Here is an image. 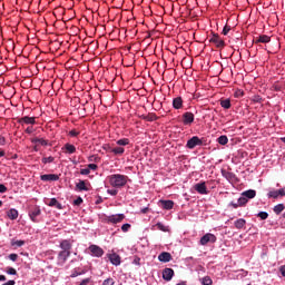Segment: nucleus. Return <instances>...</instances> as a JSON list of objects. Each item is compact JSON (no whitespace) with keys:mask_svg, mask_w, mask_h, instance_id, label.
Wrapping results in <instances>:
<instances>
[{"mask_svg":"<svg viewBox=\"0 0 285 285\" xmlns=\"http://www.w3.org/2000/svg\"><path fill=\"white\" fill-rule=\"evenodd\" d=\"M108 180L112 188H124L128 184V176L121 174H114L108 176Z\"/></svg>","mask_w":285,"mask_h":285,"instance_id":"1","label":"nucleus"},{"mask_svg":"<svg viewBox=\"0 0 285 285\" xmlns=\"http://www.w3.org/2000/svg\"><path fill=\"white\" fill-rule=\"evenodd\" d=\"M216 242H217V236H215V234L207 233L200 238L199 245L207 246V244H215Z\"/></svg>","mask_w":285,"mask_h":285,"instance_id":"2","label":"nucleus"},{"mask_svg":"<svg viewBox=\"0 0 285 285\" xmlns=\"http://www.w3.org/2000/svg\"><path fill=\"white\" fill-rule=\"evenodd\" d=\"M196 146H204V140L197 136H193L186 144V148L193 150Z\"/></svg>","mask_w":285,"mask_h":285,"instance_id":"3","label":"nucleus"},{"mask_svg":"<svg viewBox=\"0 0 285 285\" xmlns=\"http://www.w3.org/2000/svg\"><path fill=\"white\" fill-rule=\"evenodd\" d=\"M124 219H126V215L124 214H115V215L107 216L106 218L108 224H121Z\"/></svg>","mask_w":285,"mask_h":285,"instance_id":"4","label":"nucleus"},{"mask_svg":"<svg viewBox=\"0 0 285 285\" xmlns=\"http://www.w3.org/2000/svg\"><path fill=\"white\" fill-rule=\"evenodd\" d=\"M88 250L91 257H104V249L98 245H90Z\"/></svg>","mask_w":285,"mask_h":285,"instance_id":"5","label":"nucleus"},{"mask_svg":"<svg viewBox=\"0 0 285 285\" xmlns=\"http://www.w3.org/2000/svg\"><path fill=\"white\" fill-rule=\"evenodd\" d=\"M107 257L112 266H119L121 264V256L117 253L108 254Z\"/></svg>","mask_w":285,"mask_h":285,"instance_id":"6","label":"nucleus"},{"mask_svg":"<svg viewBox=\"0 0 285 285\" xmlns=\"http://www.w3.org/2000/svg\"><path fill=\"white\" fill-rule=\"evenodd\" d=\"M194 189L198 191L199 195H208V188L206 187V181L197 183Z\"/></svg>","mask_w":285,"mask_h":285,"instance_id":"7","label":"nucleus"},{"mask_svg":"<svg viewBox=\"0 0 285 285\" xmlns=\"http://www.w3.org/2000/svg\"><path fill=\"white\" fill-rule=\"evenodd\" d=\"M173 277H175V271L173 268L166 267L163 269V279H165V282H170Z\"/></svg>","mask_w":285,"mask_h":285,"instance_id":"8","label":"nucleus"},{"mask_svg":"<svg viewBox=\"0 0 285 285\" xmlns=\"http://www.w3.org/2000/svg\"><path fill=\"white\" fill-rule=\"evenodd\" d=\"M39 215H41V208H39V207H35L29 212V217H30L31 222H35V224H37L39 222L37 219V217H39Z\"/></svg>","mask_w":285,"mask_h":285,"instance_id":"9","label":"nucleus"},{"mask_svg":"<svg viewBox=\"0 0 285 285\" xmlns=\"http://www.w3.org/2000/svg\"><path fill=\"white\" fill-rule=\"evenodd\" d=\"M68 257H70V252H68V250L59 252V254H58V264L63 266L65 262L68 261Z\"/></svg>","mask_w":285,"mask_h":285,"instance_id":"10","label":"nucleus"},{"mask_svg":"<svg viewBox=\"0 0 285 285\" xmlns=\"http://www.w3.org/2000/svg\"><path fill=\"white\" fill-rule=\"evenodd\" d=\"M41 181H59V175L57 174H45L40 176Z\"/></svg>","mask_w":285,"mask_h":285,"instance_id":"11","label":"nucleus"},{"mask_svg":"<svg viewBox=\"0 0 285 285\" xmlns=\"http://www.w3.org/2000/svg\"><path fill=\"white\" fill-rule=\"evenodd\" d=\"M193 121H195V115L193 112L187 111L183 115V122L185 126L193 124Z\"/></svg>","mask_w":285,"mask_h":285,"instance_id":"12","label":"nucleus"},{"mask_svg":"<svg viewBox=\"0 0 285 285\" xmlns=\"http://www.w3.org/2000/svg\"><path fill=\"white\" fill-rule=\"evenodd\" d=\"M209 41L212 43H215L216 48H224V46H226V43L224 42V40H222V38H219V36L214 35Z\"/></svg>","mask_w":285,"mask_h":285,"instance_id":"13","label":"nucleus"},{"mask_svg":"<svg viewBox=\"0 0 285 285\" xmlns=\"http://www.w3.org/2000/svg\"><path fill=\"white\" fill-rule=\"evenodd\" d=\"M173 108L175 110H181L184 108V99L181 97H176L173 99Z\"/></svg>","mask_w":285,"mask_h":285,"instance_id":"14","label":"nucleus"},{"mask_svg":"<svg viewBox=\"0 0 285 285\" xmlns=\"http://www.w3.org/2000/svg\"><path fill=\"white\" fill-rule=\"evenodd\" d=\"M242 195L248 202V199H255L257 191L255 189H248L243 191Z\"/></svg>","mask_w":285,"mask_h":285,"instance_id":"15","label":"nucleus"},{"mask_svg":"<svg viewBox=\"0 0 285 285\" xmlns=\"http://www.w3.org/2000/svg\"><path fill=\"white\" fill-rule=\"evenodd\" d=\"M158 259L160 262H163L164 264L170 262V259H173V255H170V253L168 252H163L158 255Z\"/></svg>","mask_w":285,"mask_h":285,"instance_id":"16","label":"nucleus"},{"mask_svg":"<svg viewBox=\"0 0 285 285\" xmlns=\"http://www.w3.org/2000/svg\"><path fill=\"white\" fill-rule=\"evenodd\" d=\"M222 176L227 179V181H235L237 179V176L234 173L222 170Z\"/></svg>","mask_w":285,"mask_h":285,"instance_id":"17","label":"nucleus"},{"mask_svg":"<svg viewBox=\"0 0 285 285\" xmlns=\"http://www.w3.org/2000/svg\"><path fill=\"white\" fill-rule=\"evenodd\" d=\"M160 206L165 210H173V208L175 206V202H173V200H160Z\"/></svg>","mask_w":285,"mask_h":285,"instance_id":"18","label":"nucleus"},{"mask_svg":"<svg viewBox=\"0 0 285 285\" xmlns=\"http://www.w3.org/2000/svg\"><path fill=\"white\" fill-rule=\"evenodd\" d=\"M19 124H27V125L35 126L36 120H35V117L24 116L19 119Z\"/></svg>","mask_w":285,"mask_h":285,"instance_id":"19","label":"nucleus"},{"mask_svg":"<svg viewBox=\"0 0 285 285\" xmlns=\"http://www.w3.org/2000/svg\"><path fill=\"white\" fill-rule=\"evenodd\" d=\"M234 226L235 228H237V230H242V228H245L246 226V219L244 218H238L234 222Z\"/></svg>","mask_w":285,"mask_h":285,"instance_id":"20","label":"nucleus"},{"mask_svg":"<svg viewBox=\"0 0 285 285\" xmlns=\"http://www.w3.org/2000/svg\"><path fill=\"white\" fill-rule=\"evenodd\" d=\"M62 150H66V153H68V155H73V153H77V147H75V145L66 144L62 147Z\"/></svg>","mask_w":285,"mask_h":285,"instance_id":"21","label":"nucleus"},{"mask_svg":"<svg viewBox=\"0 0 285 285\" xmlns=\"http://www.w3.org/2000/svg\"><path fill=\"white\" fill-rule=\"evenodd\" d=\"M60 248L61 250L70 252V249L72 248V244H70V240L65 239L60 243Z\"/></svg>","mask_w":285,"mask_h":285,"instance_id":"22","label":"nucleus"},{"mask_svg":"<svg viewBox=\"0 0 285 285\" xmlns=\"http://www.w3.org/2000/svg\"><path fill=\"white\" fill-rule=\"evenodd\" d=\"M7 216L9 217V219L14 220L17 219V217H19V210L11 208L7 212Z\"/></svg>","mask_w":285,"mask_h":285,"instance_id":"23","label":"nucleus"},{"mask_svg":"<svg viewBox=\"0 0 285 285\" xmlns=\"http://www.w3.org/2000/svg\"><path fill=\"white\" fill-rule=\"evenodd\" d=\"M255 43H271V37L263 35L256 38Z\"/></svg>","mask_w":285,"mask_h":285,"instance_id":"24","label":"nucleus"},{"mask_svg":"<svg viewBox=\"0 0 285 285\" xmlns=\"http://www.w3.org/2000/svg\"><path fill=\"white\" fill-rule=\"evenodd\" d=\"M76 190H85V191H88L90 190L88 188V186H86V180H79V183L76 184Z\"/></svg>","mask_w":285,"mask_h":285,"instance_id":"25","label":"nucleus"},{"mask_svg":"<svg viewBox=\"0 0 285 285\" xmlns=\"http://www.w3.org/2000/svg\"><path fill=\"white\" fill-rule=\"evenodd\" d=\"M48 206H56L58 210H61V208H63V206L59 203V200H57V198H51Z\"/></svg>","mask_w":285,"mask_h":285,"instance_id":"26","label":"nucleus"},{"mask_svg":"<svg viewBox=\"0 0 285 285\" xmlns=\"http://www.w3.org/2000/svg\"><path fill=\"white\" fill-rule=\"evenodd\" d=\"M32 144H40V146H48V140L43 139V138H33L31 140Z\"/></svg>","mask_w":285,"mask_h":285,"instance_id":"27","label":"nucleus"},{"mask_svg":"<svg viewBox=\"0 0 285 285\" xmlns=\"http://www.w3.org/2000/svg\"><path fill=\"white\" fill-rule=\"evenodd\" d=\"M220 106L222 108H224L225 110H228L230 108V99H224V100H220Z\"/></svg>","mask_w":285,"mask_h":285,"instance_id":"28","label":"nucleus"},{"mask_svg":"<svg viewBox=\"0 0 285 285\" xmlns=\"http://www.w3.org/2000/svg\"><path fill=\"white\" fill-rule=\"evenodd\" d=\"M217 141L218 144H220V146H226V144H228V136L226 135L219 136Z\"/></svg>","mask_w":285,"mask_h":285,"instance_id":"29","label":"nucleus"},{"mask_svg":"<svg viewBox=\"0 0 285 285\" xmlns=\"http://www.w3.org/2000/svg\"><path fill=\"white\" fill-rule=\"evenodd\" d=\"M111 153L114 155H124V153H126V149H124V147H115L111 149Z\"/></svg>","mask_w":285,"mask_h":285,"instance_id":"30","label":"nucleus"},{"mask_svg":"<svg viewBox=\"0 0 285 285\" xmlns=\"http://www.w3.org/2000/svg\"><path fill=\"white\" fill-rule=\"evenodd\" d=\"M200 283L203 285H213V278H210V276H205V277L200 278Z\"/></svg>","mask_w":285,"mask_h":285,"instance_id":"31","label":"nucleus"},{"mask_svg":"<svg viewBox=\"0 0 285 285\" xmlns=\"http://www.w3.org/2000/svg\"><path fill=\"white\" fill-rule=\"evenodd\" d=\"M79 275H86V271H79L77 268H75L72 272H71V275L70 277H79Z\"/></svg>","mask_w":285,"mask_h":285,"instance_id":"32","label":"nucleus"},{"mask_svg":"<svg viewBox=\"0 0 285 285\" xmlns=\"http://www.w3.org/2000/svg\"><path fill=\"white\" fill-rule=\"evenodd\" d=\"M284 208H285L284 204H278V205L274 206V213L276 215H279L281 213H283Z\"/></svg>","mask_w":285,"mask_h":285,"instance_id":"33","label":"nucleus"},{"mask_svg":"<svg viewBox=\"0 0 285 285\" xmlns=\"http://www.w3.org/2000/svg\"><path fill=\"white\" fill-rule=\"evenodd\" d=\"M117 146H128L130 144V140L128 138H122L116 141Z\"/></svg>","mask_w":285,"mask_h":285,"instance_id":"34","label":"nucleus"},{"mask_svg":"<svg viewBox=\"0 0 285 285\" xmlns=\"http://www.w3.org/2000/svg\"><path fill=\"white\" fill-rule=\"evenodd\" d=\"M267 197L272 198V199H277L279 197V191L277 190H272L267 194Z\"/></svg>","mask_w":285,"mask_h":285,"instance_id":"35","label":"nucleus"},{"mask_svg":"<svg viewBox=\"0 0 285 285\" xmlns=\"http://www.w3.org/2000/svg\"><path fill=\"white\" fill-rule=\"evenodd\" d=\"M156 226L158 230H161L163 233H168L169 230L168 226L164 225L163 223H157Z\"/></svg>","mask_w":285,"mask_h":285,"instance_id":"36","label":"nucleus"},{"mask_svg":"<svg viewBox=\"0 0 285 285\" xmlns=\"http://www.w3.org/2000/svg\"><path fill=\"white\" fill-rule=\"evenodd\" d=\"M26 245V240H12L11 246H17L18 248H21V246Z\"/></svg>","mask_w":285,"mask_h":285,"instance_id":"37","label":"nucleus"},{"mask_svg":"<svg viewBox=\"0 0 285 285\" xmlns=\"http://www.w3.org/2000/svg\"><path fill=\"white\" fill-rule=\"evenodd\" d=\"M42 164H52L55 161V157L49 156V157H42L41 159Z\"/></svg>","mask_w":285,"mask_h":285,"instance_id":"38","label":"nucleus"},{"mask_svg":"<svg viewBox=\"0 0 285 285\" xmlns=\"http://www.w3.org/2000/svg\"><path fill=\"white\" fill-rule=\"evenodd\" d=\"M237 200L239 206H246V204H248V200L244 197V195H242Z\"/></svg>","mask_w":285,"mask_h":285,"instance_id":"39","label":"nucleus"},{"mask_svg":"<svg viewBox=\"0 0 285 285\" xmlns=\"http://www.w3.org/2000/svg\"><path fill=\"white\" fill-rule=\"evenodd\" d=\"M234 97L236 99H242V97H244V90L237 89L234 94Z\"/></svg>","mask_w":285,"mask_h":285,"instance_id":"40","label":"nucleus"},{"mask_svg":"<svg viewBox=\"0 0 285 285\" xmlns=\"http://www.w3.org/2000/svg\"><path fill=\"white\" fill-rule=\"evenodd\" d=\"M257 217H259L261 219H268V213H266V212H259L258 214H257Z\"/></svg>","mask_w":285,"mask_h":285,"instance_id":"41","label":"nucleus"},{"mask_svg":"<svg viewBox=\"0 0 285 285\" xmlns=\"http://www.w3.org/2000/svg\"><path fill=\"white\" fill-rule=\"evenodd\" d=\"M6 273L7 275H17V269H14L13 267H7Z\"/></svg>","mask_w":285,"mask_h":285,"instance_id":"42","label":"nucleus"},{"mask_svg":"<svg viewBox=\"0 0 285 285\" xmlns=\"http://www.w3.org/2000/svg\"><path fill=\"white\" fill-rule=\"evenodd\" d=\"M83 204V198L79 196L77 199L73 200L75 206H81Z\"/></svg>","mask_w":285,"mask_h":285,"instance_id":"43","label":"nucleus"},{"mask_svg":"<svg viewBox=\"0 0 285 285\" xmlns=\"http://www.w3.org/2000/svg\"><path fill=\"white\" fill-rule=\"evenodd\" d=\"M122 233H128L130 230V224L126 223L121 226Z\"/></svg>","mask_w":285,"mask_h":285,"instance_id":"44","label":"nucleus"},{"mask_svg":"<svg viewBox=\"0 0 285 285\" xmlns=\"http://www.w3.org/2000/svg\"><path fill=\"white\" fill-rule=\"evenodd\" d=\"M102 285H115V279L112 278H107L102 282Z\"/></svg>","mask_w":285,"mask_h":285,"instance_id":"45","label":"nucleus"},{"mask_svg":"<svg viewBox=\"0 0 285 285\" xmlns=\"http://www.w3.org/2000/svg\"><path fill=\"white\" fill-rule=\"evenodd\" d=\"M107 193H108V195H111V197H116V195H118L119 190H117V189H108Z\"/></svg>","mask_w":285,"mask_h":285,"instance_id":"46","label":"nucleus"},{"mask_svg":"<svg viewBox=\"0 0 285 285\" xmlns=\"http://www.w3.org/2000/svg\"><path fill=\"white\" fill-rule=\"evenodd\" d=\"M102 150H106L107 153H112V147L108 144L102 146Z\"/></svg>","mask_w":285,"mask_h":285,"instance_id":"47","label":"nucleus"},{"mask_svg":"<svg viewBox=\"0 0 285 285\" xmlns=\"http://www.w3.org/2000/svg\"><path fill=\"white\" fill-rule=\"evenodd\" d=\"M9 259H10L11 262H16L17 259H19V255H17V254H10V255H9Z\"/></svg>","mask_w":285,"mask_h":285,"instance_id":"48","label":"nucleus"},{"mask_svg":"<svg viewBox=\"0 0 285 285\" xmlns=\"http://www.w3.org/2000/svg\"><path fill=\"white\" fill-rule=\"evenodd\" d=\"M229 206H232L233 208H239V200L237 202H230Z\"/></svg>","mask_w":285,"mask_h":285,"instance_id":"49","label":"nucleus"},{"mask_svg":"<svg viewBox=\"0 0 285 285\" xmlns=\"http://www.w3.org/2000/svg\"><path fill=\"white\" fill-rule=\"evenodd\" d=\"M69 135H70V137H78L79 131L72 129V130L69 131Z\"/></svg>","mask_w":285,"mask_h":285,"instance_id":"50","label":"nucleus"},{"mask_svg":"<svg viewBox=\"0 0 285 285\" xmlns=\"http://www.w3.org/2000/svg\"><path fill=\"white\" fill-rule=\"evenodd\" d=\"M228 32H230V27L229 26H225L223 29V35H228Z\"/></svg>","mask_w":285,"mask_h":285,"instance_id":"51","label":"nucleus"},{"mask_svg":"<svg viewBox=\"0 0 285 285\" xmlns=\"http://www.w3.org/2000/svg\"><path fill=\"white\" fill-rule=\"evenodd\" d=\"M0 193H8V187H6L3 184H0Z\"/></svg>","mask_w":285,"mask_h":285,"instance_id":"52","label":"nucleus"},{"mask_svg":"<svg viewBox=\"0 0 285 285\" xmlns=\"http://www.w3.org/2000/svg\"><path fill=\"white\" fill-rule=\"evenodd\" d=\"M24 132H27V135H32L35 132V128L32 127H28Z\"/></svg>","mask_w":285,"mask_h":285,"instance_id":"53","label":"nucleus"},{"mask_svg":"<svg viewBox=\"0 0 285 285\" xmlns=\"http://www.w3.org/2000/svg\"><path fill=\"white\" fill-rule=\"evenodd\" d=\"M80 175H90V169L88 168L81 169Z\"/></svg>","mask_w":285,"mask_h":285,"instance_id":"54","label":"nucleus"},{"mask_svg":"<svg viewBox=\"0 0 285 285\" xmlns=\"http://www.w3.org/2000/svg\"><path fill=\"white\" fill-rule=\"evenodd\" d=\"M279 273H281V275H282L283 277H285V265H282V266L279 267Z\"/></svg>","mask_w":285,"mask_h":285,"instance_id":"55","label":"nucleus"},{"mask_svg":"<svg viewBox=\"0 0 285 285\" xmlns=\"http://www.w3.org/2000/svg\"><path fill=\"white\" fill-rule=\"evenodd\" d=\"M88 169L89 170H97V165L96 164H89Z\"/></svg>","mask_w":285,"mask_h":285,"instance_id":"56","label":"nucleus"},{"mask_svg":"<svg viewBox=\"0 0 285 285\" xmlns=\"http://www.w3.org/2000/svg\"><path fill=\"white\" fill-rule=\"evenodd\" d=\"M0 146H6V138L0 136Z\"/></svg>","mask_w":285,"mask_h":285,"instance_id":"57","label":"nucleus"},{"mask_svg":"<svg viewBox=\"0 0 285 285\" xmlns=\"http://www.w3.org/2000/svg\"><path fill=\"white\" fill-rule=\"evenodd\" d=\"M254 101H256L257 104H259V101H262V97L255 96Z\"/></svg>","mask_w":285,"mask_h":285,"instance_id":"58","label":"nucleus"},{"mask_svg":"<svg viewBox=\"0 0 285 285\" xmlns=\"http://www.w3.org/2000/svg\"><path fill=\"white\" fill-rule=\"evenodd\" d=\"M0 282H6V275H0Z\"/></svg>","mask_w":285,"mask_h":285,"instance_id":"59","label":"nucleus"},{"mask_svg":"<svg viewBox=\"0 0 285 285\" xmlns=\"http://www.w3.org/2000/svg\"><path fill=\"white\" fill-rule=\"evenodd\" d=\"M35 153H39V147L37 145L33 147Z\"/></svg>","mask_w":285,"mask_h":285,"instance_id":"60","label":"nucleus"},{"mask_svg":"<svg viewBox=\"0 0 285 285\" xmlns=\"http://www.w3.org/2000/svg\"><path fill=\"white\" fill-rule=\"evenodd\" d=\"M141 213H144V214L148 213V208H144V209L141 210Z\"/></svg>","mask_w":285,"mask_h":285,"instance_id":"61","label":"nucleus"},{"mask_svg":"<svg viewBox=\"0 0 285 285\" xmlns=\"http://www.w3.org/2000/svg\"><path fill=\"white\" fill-rule=\"evenodd\" d=\"M281 141H283V144H285V137L281 138Z\"/></svg>","mask_w":285,"mask_h":285,"instance_id":"62","label":"nucleus"},{"mask_svg":"<svg viewBox=\"0 0 285 285\" xmlns=\"http://www.w3.org/2000/svg\"><path fill=\"white\" fill-rule=\"evenodd\" d=\"M4 153L3 151H0V157H3Z\"/></svg>","mask_w":285,"mask_h":285,"instance_id":"63","label":"nucleus"},{"mask_svg":"<svg viewBox=\"0 0 285 285\" xmlns=\"http://www.w3.org/2000/svg\"><path fill=\"white\" fill-rule=\"evenodd\" d=\"M95 156H91V157H89V161H92V158H94Z\"/></svg>","mask_w":285,"mask_h":285,"instance_id":"64","label":"nucleus"}]
</instances>
